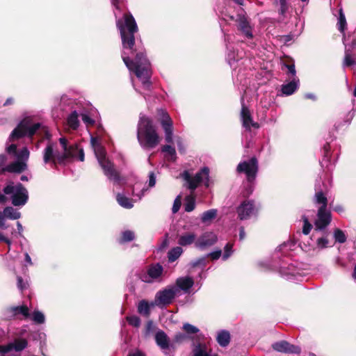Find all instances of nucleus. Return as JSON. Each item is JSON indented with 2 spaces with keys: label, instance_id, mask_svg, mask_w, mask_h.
I'll return each mask as SVG.
<instances>
[{
  "label": "nucleus",
  "instance_id": "f257e3e1",
  "mask_svg": "<svg viewBox=\"0 0 356 356\" xmlns=\"http://www.w3.org/2000/svg\"><path fill=\"white\" fill-rule=\"evenodd\" d=\"M117 26L122 38V58L124 64L131 72L135 73L143 88L149 90L151 86V66L143 49L134 48V33L137 32L138 27L134 17L130 14H125L123 19L117 20Z\"/></svg>",
  "mask_w": 356,
  "mask_h": 356
},
{
  "label": "nucleus",
  "instance_id": "f03ea898",
  "mask_svg": "<svg viewBox=\"0 0 356 356\" xmlns=\"http://www.w3.org/2000/svg\"><path fill=\"white\" fill-rule=\"evenodd\" d=\"M74 159L83 161V148L76 143L70 144L64 137L59 138V143H48L42 152L44 164L55 168L58 165H65Z\"/></svg>",
  "mask_w": 356,
  "mask_h": 356
},
{
  "label": "nucleus",
  "instance_id": "7ed1b4c3",
  "mask_svg": "<svg viewBox=\"0 0 356 356\" xmlns=\"http://www.w3.org/2000/svg\"><path fill=\"white\" fill-rule=\"evenodd\" d=\"M137 139L144 149H152L160 143V137L152 121L145 115L140 116L138 124Z\"/></svg>",
  "mask_w": 356,
  "mask_h": 356
},
{
  "label": "nucleus",
  "instance_id": "20e7f679",
  "mask_svg": "<svg viewBox=\"0 0 356 356\" xmlns=\"http://www.w3.org/2000/svg\"><path fill=\"white\" fill-rule=\"evenodd\" d=\"M91 145L92 146L95 156L98 163L102 168L104 175L114 181V184H120V178L118 172L114 168L113 164L107 158L105 149L101 145L97 138H91Z\"/></svg>",
  "mask_w": 356,
  "mask_h": 356
},
{
  "label": "nucleus",
  "instance_id": "39448f33",
  "mask_svg": "<svg viewBox=\"0 0 356 356\" xmlns=\"http://www.w3.org/2000/svg\"><path fill=\"white\" fill-rule=\"evenodd\" d=\"M43 132L49 138L48 131L44 127H42L38 122L33 123L32 119L26 118L23 119L17 127L12 131L8 138L9 142L15 141L24 136L32 137L33 135Z\"/></svg>",
  "mask_w": 356,
  "mask_h": 356
},
{
  "label": "nucleus",
  "instance_id": "423d86ee",
  "mask_svg": "<svg viewBox=\"0 0 356 356\" xmlns=\"http://www.w3.org/2000/svg\"><path fill=\"white\" fill-rule=\"evenodd\" d=\"M238 173H243L245 175L248 186L244 195H249L253 191V183L256 179L258 172V162L255 157L248 161H243L238 163L236 168Z\"/></svg>",
  "mask_w": 356,
  "mask_h": 356
},
{
  "label": "nucleus",
  "instance_id": "0eeeda50",
  "mask_svg": "<svg viewBox=\"0 0 356 356\" xmlns=\"http://www.w3.org/2000/svg\"><path fill=\"white\" fill-rule=\"evenodd\" d=\"M3 191L5 195L10 196L12 204L15 207L24 206L28 201V191L20 183H9Z\"/></svg>",
  "mask_w": 356,
  "mask_h": 356
},
{
  "label": "nucleus",
  "instance_id": "6e6552de",
  "mask_svg": "<svg viewBox=\"0 0 356 356\" xmlns=\"http://www.w3.org/2000/svg\"><path fill=\"white\" fill-rule=\"evenodd\" d=\"M8 153L17 156V161L8 165L6 170L11 172H21L26 168V161L29 157V151L27 147H23L18 153L17 146L15 144L8 145L6 148Z\"/></svg>",
  "mask_w": 356,
  "mask_h": 356
},
{
  "label": "nucleus",
  "instance_id": "1a4fd4ad",
  "mask_svg": "<svg viewBox=\"0 0 356 356\" xmlns=\"http://www.w3.org/2000/svg\"><path fill=\"white\" fill-rule=\"evenodd\" d=\"M181 177L188 184V188L193 191L200 184L207 187L209 186V169L207 167L202 168L193 177L188 171H184Z\"/></svg>",
  "mask_w": 356,
  "mask_h": 356
},
{
  "label": "nucleus",
  "instance_id": "9d476101",
  "mask_svg": "<svg viewBox=\"0 0 356 356\" xmlns=\"http://www.w3.org/2000/svg\"><path fill=\"white\" fill-rule=\"evenodd\" d=\"M178 296H179V289L176 286H169L157 292L155 302L157 305H168Z\"/></svg>",
  "mask_w": 356,
  "mask_h": 356
},
{
  "label": "nucleus",
  "instance_id": "9b49d317",
  "mask_svg": "<svg viewBox=\"0 0 356 356\" xmlns=\"http://www.w3.org/2000/svg\"><path fill=\"white\" fill-rule=\"evenodd\" d=\"M4 316L7 319H23L30 316L29 309L26 305L10 307L5 310Z\"/></svg>",
  "mask_w": 356,
  "mask_h": 356
},
{
  "label": "nucleus",
  "instance_id": "f8f14e48",
  "mask_svg": "<svg viewBox=\"0 0 356 356\" xmlns=\"http://www.w3.org/2000/svg\"><path fill=\"white\" fill-rule=\"evenodd\" d=\"M332 215L327 209H318L314 221L315 232L325 229L331 222Z\"/></svg>",
  "mask_w": 356,
  "mask_h": 356
},
{
  "label": "nucleus",
  "instance_id": "ddd939ff",
  "mask_svg": "<svg viewBox=\"0 0 356 356\" xmlns=\"http://www.w3.org/2000/svg\"><path fill=\"white\" fill-rule=\"evenodd\" d=\"M217 241L218 236L214 232H206L197 238L195 242V248L203 250L214 245Z\"/></svg>",
  "mask_w": 356,
  "mask_h": 356
},
{
  "label": "nucleus",
  "instance_id": "4468645a",
  "mask_svg": "<svg viewBox=\"0 0 356 356\" xmlns=\"http://www.w3.org/2000/svg\"><path fill=\"white\" fill-rule=\"evenodd\" d=\"M163 273V267L159 264L151 265L146 272L140 275V279L147 283H151L160 277Z\"/></svg>",
  "mask_w": 356,
  "mask_h": 356
},
{
  "label": "nucleus",
  "instance_id": "2eb2a0df",
  "mask_svg": "<svg viewBox=\"0 0 356 356\" xmlns=\"http://www.w3.org/2000/svg\"><path fill=\"white\" fill-rule=\"evenodd\" d=\"M254 211L255 206L252 200L243 201L237 209L238 218L242 220L250 218Z\"/></svg>",
  "mask_w": 356,
  "mask_h": 356
},
{
  "label": "nucleus",
  "instance_id": "dca6fc26",
  "mask_svg": "<svg viewBox=\"0 0 356 356\" xmlns=\"http://www.w3.org/2000/svg\"><path fill=\"white\" fill-rule=\"evenodd\" d=\"M161 126L165 132V141L168 143L172 142V121L167 113L162 112V118L161 120Z\"/></svg>",
  "mask_w": 356,
  "mask_h": 356
},
{
  "label": "nucleus",
  "instance_id": "f3484780",
  "mask_svg": "<svg viewBox=\"0 0 356 356\" xmlns=\"http://www.w3.org/2000/svg\"><path fill=\"white\" fill-rule=\"evenodd\" d=\"M26 346L27 341L26 339H17L7 345L0 346V353L6 354L13 350H15L16 352H19L24 350Z\"/></svg>",
  "mask_w": 356,
  "mask_h": 356
},
{
  "label": "nucleus",
  "instance_id": "a211bd4d",
  "mask_svg": "<svg viewBox=\"0 0 356 356\" xmlns=\"http://www.w3.org/2000/svg\"><path fill=\"white\" fill-rule=\"evenodd\" d=\"M241 119L243 127L248 130H250L251 127L258 128L259 124L252 120L251 113L247 106H245L242 99V108L241 111Z\"/></svg>",
  "mask_w": 356,
  "mask_h": 356
},
{
  "label": "nucleus",
  "instance_id": "6ab92c4d",
  "mask_svg": "<svg viewBox=\"0 0 356 356\" xmlns=\"http://www.w3.org/2000/svg\"><path fill=\"white\" fill-rule=\"evenodd\" d=\"M315 194L313 202L318 209H327V198L318 184H315Z\"/></svg>",
  "mask_w": 356,
  "mask_h": 356
},
{
  "label": "nucleus",
  "instance_id": "aec40b11",
  "mask_svg": "<svg viewBox=\"0 0 356 356\" xmlns=\"http://www.w3.org/2000/svg\"><path fill=\"white\" fill-rule=\"evenodd\" d=\"M272 347L275 350L280 353H299L300 352V348L298 346L291 345L286 341L276 342L273 344Z\"/></svg>",
  "mask_w": 356,
  "mask_h": 356
},
{
  "label": "nucleus",
  "instance_id": "412c9836",
  "mask_svg": "<svg viewBox=\"0 0 356 356\" xmlns=\"http://www.w3.org/2000/svg\"><path fill=\"white\" fill-rule=\"evenodd\" d=\"M155 341L164 353L167 354L166 350L170 347V339L168 335L163 331L159 330L155 334Z\"/></svg>",
  "mask_w": 356,
  "mask_h": 356
},
{
  "label": "nucleus",
  "instance_id": "4be33fe9",
  "mask_svg": "<svg viewBox=\"0 0 356 356\" xmlns=\"http://www.w3.org/2000/svg\"><path fill=\"white\" fill-rule=\"evenodd\" d=\"M197 239V234L195 232H185L179 236L178 244L184 247L189 246L192 244L195 245Z\"/></svg>",
  "mask_w": 356,
  "mask_h": 356
},
{
  "label": "nucleus",
  "instance_id": "5701e85b",
  "mask_svg": "<svg viewBox=\"0 0 356 356\" xmlns=\"http://www.w3.org/2000/svg\"><path fill=\"white\" fill-rule=\"evenodd\" d=\"M193 284V279L186 276L178 278L176 281L175 286L179 289V295H181V291H183L184 293H188Z\"/></svg>",
  "mask_w": 356,
  "mask_h": 356
},
{
  "label": "nucleus",
  "instance_id": "b1692460",
  "mask_svg": "<svg viewBox=\"0 0 356 356\" xmlns=\"http://www.w3.org/2000/svg\"><path fill=\"white\" fill-rule=\"evenodd\" d=\"M193 356H217L204 343H197L193 348Z\"/></svg>",
  "mask_w": 356,
  "mask_h": 356
},
{
  "label": "nucleus",
  "instance_id": "393cba45",
  "mask_svg": "<svg viewBox=\"0 0 356 356\" xmlns=\"http://www.w3.org/2000/svg\"><path fill=\"white\" fill-rule=\"evenodd\" d=\"M298 86L299 79L294 77L289 83L282 85V92L285 95H291L298 89Z\"/></svg>",
  "mask_w": 356,
  "mask_h": 356
},
{
  "label": "nucleus",
  "instance_id": "a878e982",
  "mask_svg": "<svg viewBox=\"0 0 356 356\" xmlns=\"http://www.w3.org/2000/svg\"><path fill=\"white\" fill-rule=\"evenodd\" d=\"M309 246L310 247L309 250H323L329 246V240L326 236L318 237L316 239L314 244H309Z\"/></svg>",
  "mask_w": 356,
  "mask_h": 356
},
{
  "label": "nucleus",
  "instance_id": "bb28decb",
  "mask_svg": "<svg viewBox=\"0 0 356 356\" xmlns=\"http://www.w3.org/2000/svg\"><path fill=\"white\" fill-rule=\"evenodd\" d=\"M238 27L247 38H251L252 37L251 27L245 18L240 19Z\"/></svg>",
  "mask_w": 356,
  "mask_h": 356
},
{
  "label": "nucleus",
  "instance_id": "cd10ccee",
  "mask_svg": "<svg viewBox=\"0 0 356 356\" xmlns=\"http://www.w3.org/2000/svg\"><path fill=\"white\" fill-rule=\"evenodd\" d=\"M217 341L221 346H227L230 341L229 333L225 330L220 331L217 335Z\"/></svg>",
  "mask_w": 356,
  "mask_h": 356
},
{
  "label": "nucleus",
  "instance_id": "c85d7f7f",
  "mask_svg": "<svg viewBox=\"0 0 356 356\" xmlns=\"http://www.w3.org/2000/svg\"><path fill=\"white\" fill-rule=\"evenodd\" d=\"M218 211L216 209H211L202 213L201 215V221L203 223H207L215 219L217 216Z\"/></svg>",
  "mask_w": 356,
  "mask_h": 356
},
{
  "label": "nucleus",
  "instance_id": "c756f323",
  "mask_svg": "<svg viewBox=\"0 0 356 356\" xmlns=\"http://www.w3.org/2000/svg\"><path fill=\"white\" fill-rule=\"evenodd\" d=\"M67 124L72 129H76L79 125V115L76 111L72 112L67 118Z\"/></svg>",
  "mask_w": 356,
  "mask_h": 356
},
{
  "label": "nucleus",
  "instance_id": "7c9ffc66",
  "mask_svg": "<svg viewBox=\"0 0 356 356\" xmlns=\"http://www.w3.org/2000/svg\"><path fill=\"white\" fill-rule=\"evenodd\" d=\"M116 200L118 204L124 208L131 209L134 206L131 200L123 194L118 193L116 196Z\"/></svg>",
  "mask_w": 356,
  "mask_h": 356
},
{
  "label": "nucleus",
  "instance_id": "2f4dec72",
  "mask_svg": "<svg viewBox=\"0 0 356 356\" xmlns=\"http://www.w3.org/2000/svg\"><path fill=\"white\" fill-rule=\"evenodd\" d=\"M6 218L17 220L21 217V213L12 207H7L3 209Z\"/></svg>",
  "mask_w": 356,
  "mask_h": 356
},
{
  "label": "nucleus",
  "instance_id": "473e14b6",
  "mask_svg": "<svg viewBox=\"0 0 356 356\" xmlns=\"http://www.w3.org/2000/svg\"><path fill=\"white\" fill-rule=\"evenodd\" d=\"M162 152L165 154V157L168 161H175L176 160V151L172 146L164 145L162 147Z\"/></svg>",
  "mask_w": 356,
  "mask_h": 356
},
{
  "label": "nucleus",
  "instance_id": "72a5a7b5",
  "mask_svg": "<svg viewBox=\"0 0 356 356\" xmlns=\"http://www.w3.org/2000/svg\"><path fill=\"white\" fill-rule=\"evenodd\" d=\"M182 252H183V250L179 246H177V247L171 249L168 254V257L169 261H170V262L175 261L177 259H178L180 257V255L182 254Z\"/></svg>",
  "mask_w": 356,
  "mask_h": 356
},
{
  "label": "nucleus",
  "instance_id": "f704fd0d",
  "mask_svg": "<svg viewBox=\"0 0 356 356\" xmlns=\"http://www.w3.org/2000/svg\"><path fill=\"white\" fill-rule=\"evenodd\" d=\"M323 159L320 163L321 165L323 168L324 166H327V163L329 161V158L330 156V145L328 143L324 145L323 148Z\"/></svg>",
  "mask_w": 356,
  "mask_h": 356
},
{
  "label": "nucleus",
  "instance_id": "c9c22d12",
  "mask_svg": "<svg viewBox=\"0 0 356 356\" xmlns=\"http://www.w3.org/2000/svg\"><path fill=\"white\" fill-rule=\"evenodd\" d=\"M337 26L339 31L343 33L346 29V20L342 8L339 9Z\"/></svg>",
  "mask_w": 356,
  "mask_h": 356
},
{
  "label": "nucleus",
  "instance_id": "e433bc0d",
  "mask_svg": "<svg viewBox=\"0 0 356 356\" xmlns=\"http://www.w3.org/2000/svg\"><path fill=\"white\" fill-rule=\"evenodd\" d=\"M138 312L144 316H148L149 314V305L145 300H141L138 305Z\"/></svg>",
  "mask_w": 356,
  "mask_h": 356
},
{
  "label": "nucleus",
  "instance_id": "4c0bfd02",
  "mask_svg": "<svg viewBox=\"0 0 356 356\" xmlns=\"http://www.w3.org/2000/svg\"><path fill=\"white\" fill-rule=\"evenodd\" d=\"M334 238L336 242L343 243L346 241V236L343 231L336 229L334 232Z\"/></svg>",
  "mask_w": 356,
  "mask_h": 356
},
{
  "label": "nucleus",
  "instance_id": "58836bf2",
  "mask_svg": "<svg viewBox=\"0 0 356 356\" xmlns=\"http://www.w3.org/2000/svg\"><path fill=\"white\" fill-rule=\"evenodd\" d=\"M31 318L35 323L38 324H42L45 321L44 315L40 311H34Z\"/></svg>",
  "mask_w": 356,
  "mask_h": 356
},
{
  "label": "nucleus",
  "instance_id": "ea45409f",
  "mask_svg": "<svg viewBox=\"0 0 356 356\" xmlns=\"http://www.w3.org/2000/svg\"><path fill=\"white\" fill-rule=\"evenodd\" d=\"M302 219L303 221L302 233L307 235L309 234L312 228V225L309 222V219L306 216H303Z\"/></svg>",
  "mask_w": 356,
  "mask_h": 356
},
{
  "label": "nucleus",
  "instance_id": "a19ab883",
  "mask_svg": "<svg viewBox=\"0 0 356 356\" xmlns=\"http://www.w3.org/2000/svg\"><path fill=\"white\" fill-rule=\"evenodd\" d=\"M134 233L131 231L127 230L122 232V238L120 239L121 243L129 242L134 239Z\"/></svg>",
  "mask_w": 356,
  "mask_h": 356
},
{
  "label": "nucleus",
  "instance_id": "79ce46f5",
  "mask_svg": "<svg viewBox=\"0 0 356 356\" xmlns=\"http://www.w3.org/2000/svg\"><path fill=\"white\" fill-rule=\"evenodd\" d=\"M238 54H236L234 51H229L227 56V60L230 66H233L234 63L238 61Z\"/></svg>",
  "mask_w": 356,
  "mask_h": 356
},
{
  "label": "nucleus",
  "instance_id": "37998d69",
  "mask_svg": "<svg viewBox=\"0 0 356 356\" xmlns=\"http://www.w3.org/2000/svg\"><path fill=\"white\" fill-rule=\"evenodd\" d=\"M355 63V60L352 58L350 53L348 51L345 52V56L343 59V66L349 67Z\"/></svg>",
  "mask_w": 356,
  "mask_h": 356
},
{
  "label": "nucleus",
  "instance_id": "c03bdc74",
  "mask_svg": "<svg viewBox=\"0 0 356 356\" xmlns=\"http://www.w3.org/2000/svg\"><path fill=\"white\" fill-rule=\"evenodd\" d=\"M183 330L188 334H195L199 332V329L189 323H184L183 325Z\"/></svg>",
  "mask_w": 356,
  "mask_h": 356
},
{
  "label": "nucleus",
  "instance_id": "a18cd8bd",
  "mask_svg": "<svg viewBox=\"0 0 356 356\" xmlns=\"http://www.w3.org/2000/svg\"><path fill=\"white\" fill-rule=\"evenodd\" d=\"M233 245L231 243H227L224 248V254H222V259L224 261L227 260L233 253Z\"/></svg>",
  "mask_w": 356,
  "mask_h": 356
},
{
  "label": "nucleus",
  "instance_id": "49530a36",
  "mask_svg": "<svg viewBox=\"0 0 356 356\" xmlns=\"http://www.w3.org/2000/svg\"><path fill=\"white\" fill-rule=\"evenodd\" d=\"M127 320L134 327H138L140 325V319L136 316H127Z\"/></svg>",
  "mask_w": 356,
  "mask_h": 356
},
{
  "label": "nucleus",
  "instance_id": "de8ad7c7",
  "mask_svg": "<svg viewBox=\"0 0 356 356\" xmlns=\"http://www.w3.org/2000/svg\"><path fill=\"white\" fill-rule=\"evenodd\" d=\"M140 184H136L133 188V194L134 195H136L137 197H138L139 199H140L141 197L144 195L145 192L147 191V189L143 187L141 188L140 193H136V191L140 190Z\"/></svg>",
  "mask_w": 356,
  "mask_h": 356
},
{
  "label": "nucleus",
  "instance_id": "09e8293b",
  "mask_svg": "<svg viewBox=\"0 0 356 356\" xmlns=\"http://www.w3.org/2000/svg\"><path fill=\"white\" fill-rule=\"evenodd\" d=\"M195 208V202L194 199H189L187 200L185 204V211L187 212H191L193 211Z\"/></svg>",
  "mask_w": 356,
  "mask_h": 356
},
{
  "label": "nucleus",
  "instance_id": "8fccbe9b",
  "mask_svg": "<svg viewBox=\"0 0 356 356\" xmlns=\"http://www.w3.org/2000/svg\"><path fill=\"white\" fill-rule=\"evenodd\" d=\"M181 198L180 196H177L174 200L172 211L173 213H176L180 209L181 207Z\"/></svg>",
  "mask_w": 356,
  "mask_h": 356
},
{
  "label": "nucleus",
  "instance_id": "3c124183",
  "mask_svg": "<svg viewBox=\"0 0 356 356\" xmlns=\"http://www.w3.org/2000/svg\"><path fill=\"white\" fill-rule=\"evenodd\" d=\"M81 118H82V120L83 122L86 124V125H91V124H93L95 121L94 120H92L90 117H89L87 114L86 113H82L81 114Z\"/></svg>",
  "mask_w": 356,
  "mask_h": 356
},
{
  "label": "nucleus",
  "instance_id": "603ef678",
  "mask_svg": "<svg viewBox=\"0 0 356 356\" xmlns=\"http://www.w3.org/2000/svg\"><path fill=\"white\" fill-rule=\"evenodd\" d=\"M156 184V177L154 172H150L149 173V180H148V186L152 188L154 187Z\"/></svg>",
  "mask_w": 356,
  "mask_h": 356
},
{
  "label": "nucleus",
  "instance_id": "864d4df0",
  "mask_svg": "<svg viewBox=\"0 0 356 356\" xmlns=\"http://www.w3.org/2000/svg\"><path fill=\"white\" fill-rule=\"evenodd\" d=\"M186 339V336L182 333H177L174 338L175 343H181Z\"/></svg>",
  "mask_w": 356,
  "mask_h": 356
},
{
  "label": "nucleus",
  "instance_id": "5fc2aeb1",
  "mask_svg": "<svg viewBox=\"0 0 356 356\" xmlns=\"http://www.w3.org/2000/svg\"><path fill=\"white\" fill-rule=\"evenodd\" d=\"M222 254V250H218L208 254L207 257H211L212 259L216 260L220 258Z\"/></svg>",
  "mask_w": 356,
  "mask_h": 356
},
{
  "label": "nucleus",
  "instance_id": "6e6d98bb",
  "mask_svg": "<svg viewBox=\"0 0 356 356\" xmlns=\"http://www.w3.org/2000/svg\"><path fill=\"white\" fill-rule=\"evenodd\" d=\"M27 283L24 282L21 277H17V287L19 290L23 291L27 288Z\"/></svg>",
  "mask_w": 356,
  "mask_h": 356
},
{
  "label": "nucleus",
  "instance_id": "4d7b16f0",
  "mask_svg": "<svg viewBox=\"0 0 356 356\" xmlns=\"http://www.w3.org/2000/svg\"><path fill=\"white\" fill-rule=\"evenodd\" d=\"M199 265L202 266H206V257H201L193 262V266H199Z\"/></svg>",
  "mask_w": 356,
  "mask_h": 356
},
{
  "label": "nucleus",
  "instance_id": "13d9d810",
  "mask_svg": "<svg viewBox=\"0 0 356 356\" xmlns=\"http://www.w3.org/2000/svg\"><path fill=\"white\" fill-rule=\"evenodd\" d=\"M285 67L288 69L289 74H291L293 78L296 77V72L294 64L285 65Z\"/></svg>",
  "mask_w": 356,
  "mask_h": 356
},
{
  "label": "nucleus",
  "instance_id": "bf43d9fd",
  "mask_svg": "<svg viewBox=\"0 0 356 356\" xmlns=\"http://www.w3.org/2000/svg\"><path fill=\"white\" fill-rule=\"evenodd\" d=\"M6 215L3 211H0V227L2 229H6L7 227L5 225V219H6Z\"/></svg>",
  "mask_w": 356,
  "mask_h": 356
},
{
  "label": "nucleus",
  "instance_id": "052dcab7",
  "mask_svg": "<svg viewBox=\"0 0 356 356\" xmlns=\"http://www.w3.org/2000/svg\"><path fill=\"white\" fill-rule=\"evenodd\" d=\"M0 242H5L6 243H7L8 245V246H10L11 244L10 240L8 239V238L5 237L1 232H0Z\"/></svg>",
  "mask_w": 356,
  "mask_h": 356
},
{
  "label": "nucleus",
  "instance_id": "680f3d73",
  "mask_svg": "<svg viewBox=\"0 0 356 356\" xmlns=\"http://www.w3.org/2000/svg\"><path fill=\"white\" fill-rule=\"evenodd\" d=\"M289 245L288 243H283L278 248V251L285 254L286 250Z\"/></svg>",
  "mask_w": 356,
  "mask_h": 356
},
{
  "label": "nucleus",
  "instance_id": "e2e57ef3",
  "mask_svg": "<svg viewBox=\"0 0 356 356\" xmlns=\"http://www.w3.org/2000/svg\"><path fill=\"white\" fill-rule=\"evenodd\" d=\"M122 0H111V3L113 6L115 8V9L119 10L120 9V3L122 2Z\"/></svg>",
  "mask_w": 356,
  "mask_h": 356
},
{
  "label": "nucleus",
  "instance_id": "0e129e2a",
  "mask_svg": "<svg viewBox=\"0 0 356 356\" xmlns=\"http://www.w3.org/2000/svg\"><path fill=\"white\" fill-rule=\"evenodd\" d=\"M245 237V232L243 227H241L239 230V239L243 240Z\"/></svg>",
  "mask_w": 356,
  "mask_h": 356
},
{
  "label": "nucleus",
  "instance_id": "69168bd1",
  "mask_svg": "<svg viewBox=\"0 0 356 356\" xmlns=\"http://www.w3.org/2000/svg\"><path fill=\"white\" fill-rule=\"evenodd\" d=\"M24 257H25V261L26 262V264H28L29 265H33L31 258L27 252H26L24 254Z\"/></svg>",
  "mask_w": 356,
  "mask_h": 356
},
{
  "label": "nucleus",
  "instance_id": "338daca9",
  "mask_svg": "<svg viewBox=\"0 0 356 356\" xmlns=\"http://www.w3.org/2000/svg\"><path fill=\"white\" fill-rule=\"evenodd\" d=\"M6 160V157L4 154H0V167L3 166Z\"/></svg>",
  "mask_w": 356,
  "mask_h": 356
},
{
  "label": "nucleus",
  "instance_id": "774afa93",
  "mask_svg": "<svg viewBox=\"0 0 356 356\" xmlns=\"http://www.w3.org/2000/svg\"><path fill=\"white\" fill-rule=\"evenodd\" d=\"M128 356H145V355L142 352L137 350L133 353H130Z\"/></svg>",
  "mask_w": 356,
  "mask_h": 356
}]
</instances>
